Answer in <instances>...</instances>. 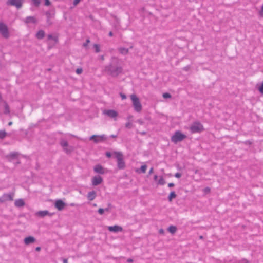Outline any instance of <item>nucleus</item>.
Listing matches in <instances>:
<instances>
[{"label":"nucleus","mask_w":263,"mask_h":263,"mask_svg":"<svg viewBox=\"0 0 263 263\" xmlns=\"http://www.w3.org/2000/svg\"><path fill=\"white\" fill-rule=\"evenodd\" d=\"M106 139V137L104 135H93L89 138L90 140H93L95 143H98L102 142Z\"/></svg>","instance_id":"nucleus-10"},{"label":"nucleus","mask_w":263,"mask_h":263,"mask_svg":"<svg viewBox=\"0 0 263 263\" xmlns=\"http://www.w3.org/2000/svg\"><path fill=\"white\" fill-rule=\"evenodd\" d=\"M63 263H68V260L66 258H63Z\"/></svg>","instance_id":"nucleus-52"},{"label":"nucleus","mask_w":263,"mask_h":263,"mask_svg":"<svg viewBox=\"0 0 263 263\" xmlns=\"http://www.w3.org/2000/svg\"><path fill=\"white\" fill-rule=\"evenodd\" d=\"M25 22L27 24L30 23H33V24H35V23H36L37 21H36V19L34 16H27L25 18Z\"/></svg>","instance_id":"nucleus-19"},{"label":"nucleus","mask_w":263,"mask_h":263,"mask_svg":"<svg viewBox=\"0 0 263 263\" xmlns=\"http://www.w3.org/2000/svg\"><path fill=\"white\" fill-rule=\"evenodd\" d=\"M133 48V46H130L129 49H132Z\"/></svg>","instance_id":"nucleus-63"},{"label":"nucleus","mask_w":263,"mask_h":263,"mask_svg":"<svg viewBox=\"0 0 263 263\" xmlns=\"http://www.w3.org/2000/svg\"><path fill=\"white\" fill-rule=\"evenodd\" d=\"M35 250L36 251H39L41 250V247H37L36 248H35Z\"/></svg>","instance_id":"nucleus-53"},{"label":"nucleus","mask_w":263,"mask_h":263,"mask_svg":"<svg viewBox=\"0 0 263 263\" xmlns=\"http://www.w3.org/2000/svg\"><path fill=\"white\" fill-rule=\"evenodd\" d=\"M50 2L49 0H45V5L46 6H49L50 5Z\"/></svg>","instance_id":"nucleus-44"},{"label":"nucleus","mask_w":263,"mask_h":263,"mask_svg":"<svg viewBox=\"0 0 263 263\" xmlns=\"http://www.w3.org/2000/svg\"><path fill=\"white\" fill-rule=\"evenodd\" d=\"M25 244L28 245L33 243L35 241V239L33 236H28L26 237L24 240Z\"/></svg>","instance_id":"nucleus-17"},{"label":"nucleus","mask_w":263,"mask_h":263,"mask_svg":"<svg viewBox=\"0 0 263 263\" xmlns=\"http://www.w3.org/2000/svg\"><path fill=\"white\" fill-rule=\"evenodd\" d=\"M203 237L202 236H200V237H199V238H200V239H203Z\"/></svg>","instance_id":"nucleus-61"},{"label":"nucleus","mask_w":263,"mask_h":263,"mask_svg":"<svg viewBox=\"0 0 263 263\" xmlns=\"http://www.w3.org/2000/svg\"><path fill=\"white\" fill-rule=\"evenodd\" d=\"M120 95L122 100L125 99L126 98V96L124 93H120Z\"/></svg>","instance_id":"nucleus-41"},{"label":"nucleus","mask_w":263,"mask_h":263,"mask_svg":"<svg viewBox=\"0 0 263 263\" xmlns=\"http://www.w3.org/2000/svg\"><path fill=\"white\" fill-rule=\"evenodd\" d=\"M103 181V179L100 176H95L92 179V184L94 186L101 184Z\"/></svg>","instance_id":"nucleus-12"},{"label":"nucleus","mask_w":263,"mask_h":263,"mask_svg":"<svg viewBox=\"0 0 263 263\" xmlns=\"http://www.w3.org/2000/svg\"><path fill=\"white\" fill-rule=\"evenodd\" d=\"M186 137V136L182 134L180 131L177 130L174 134L171 137V141L174 143L182 141Z\"/></svg>","instance_id":"nucleus-3"},{"label":"nucleus","mask_w":263,"mask_h":263,"mask_svg":"<svg viewBox=\"0 0 263 263\" xmlns=\"http://www.w3.org/2000/svg\"><path fill=\"white\" fill-rule=\"evenodd\" d=\"M118 51L119 52L123 55L127 54L129 52V49L125 48L124 47H120L118 48Z\"/></svg>","instance_id":"nucleus-24"},{"label":"nucleus","mask_w":263,"mask_h":263,"mask_svg":"<svg viewBox=\"0 0 263 263\" xmlns=\"http://www.w3.org/2000/svg\"><path fill=\"white\" fill-rule=\"evenodd\" d=\"M105 155L107 157L110 158L111 156V153L109 152H107L105 153Z\"/></svg>","instance_id":"nucleus-43"},{"label":"nucleus","mask_w":263,"mask_h":263,"mask_svg":"<svg viewBox=\"0 0 263 263\" xmlns=\"http://www.w3.org/2000/svg\"><path fill=\"white\" fill-rule=\"evenodd\" d=\"M94 171L100 174H104L105 173V169L100 164L96 165L93 168Z\"/></svg>","instance_id":"nucleus-14"},{"label":"nucleus","mask_w":263,"mask_h":263,"mask_svg":"<svg viewBox=\"0 0 263 263\" xmlns=\"http://www.w3.org/2000/svg\"><path fill=\"white\" fill-rule=\"evenodd\" d=\"M47 37L48 40H52L55 42H58V38L57 37L53 36L52 34H48Z\"/></svg>","instance_id":"nucleus-28"},{"label":"nucleus","mask_w":263,"mask_h":263,"mask_svg":"<svg viewBox=\"0 0 263 263\" xmlns=\"http://www.w3.org/2000/svg\"><path fill=\"white\" fill-rule=\"evenodd\" d=\"M93 48L95 49V51L96 53H98L100 52V45L99 44H95L93 45Z\"/></svg>","instance_id":"nucleus-31"},{"label":"nucleus","mask_w":263,"mask_h":263,"mask_svg":"<svg viewBox=\"0 0 263 263\" xmlns=\"http://www.w3.org/2000/svg\"><path fill=\"white\" fill-rule=\"evenodd\" d=\"M168 231L172 234H174L177 231V228L174 226H171L168 228Z\"/></svg>","instance_id":"nucleus-27"},{"label":"nucleus","mask_w":263,"mask_h":263,"mask_svg":"<svg viewBox=\"0 0 263 263\" xmlns=\"http://www.w3.org/2000/svg\"><path fill=\"white\" fill-rule=\"evenodd\" d=\"M96 197V193L95 191L89 192L87 194V198L90 201L93 200Z\"/></svg>","instance_id":"nucleus-21"},{"label":"nucleus","mask_w":263,"mask_h":263,"mask_svg":"<svg viewBox=\"0 0 263 263\" xmlns=\"http://www.w3.org/2000/svg\"><path fill=\"white\" fill-rule=\"evenodd\" d=\"M176 194L175 193V192L174 191H172L170 193L168 197V201H172V199L173 198H176Z\"/></svg>","instance_id":"nucleus-25"},{"label":"nucleus","mask_w":263,"mask_h":263,"mask_svg":"<svg viewBox=\"0 0 263 263\" xmlns=\"http://www.w3.org/2000/svg\"><path fill=\"white\" fill-rule=\"evenodd\" d=\"M7 135V133L5 130H0V139H4Z\"/></svg>","instance_id":"nucleus-29"},{"label":"nucleus","mask_w":263,"mask_h":263,"mask_svg":"<svg viewBox=\"0 0 263 263\" xmlns=\"http://www.w3.org/2000/svg\"><path fill=\"white\" fill-rule=\"evenodd\" d=\"M110 137L111 138H115V137H117V135H110Z\"/></svg>","instance_id":"nucleus-57"},{"label":"nucleus","mask_w":263,"mask_h":263,"mask_svg":"<svg viewBox=\"0 0 263 263\" xmlns=\"http://www.w3.org/2000/svg\"><path fill=\"white\" fill-rule=\"evenodd\" d=\"M34 6L38 7L41 3V0H32Z\"/></svg>","instance_id":"nucleus-32"},{"label":"nucleus","mask_w":263,"mask_h":263,"mask_svg":"<svg viewBox=\"0 0 263 263\" xmlns=\"http://www.w3.org/2000/svg\"><path fill=\"white\" fill-rule=\"evenodd\" d=\"M18 155V153L17 152H12L10 153L9 155H8L6 157L8 158H10L11 159H15L17 158Z\"/></svg>","instance_id":"nucleus-23"},{"label":"nucleus","mask_w":263,"mask_h":263,"mask_svg":"<svg viewBox=\"0 0 263 263\" xmlns=\"http://www.w3.org/2000/svg\"><path fill=\"white\" fill-rule=\"evenodd\" d=\"M158 183L160 185H164L165 184V181L163 178L161 176L158 180Z\"/></svg>","instance_id":"nucleus-30"},{"label":"nucleus","mask_w":263,"mask_h":263,"mask_svg":"<svg viewBox=\"0 0 263 263\" xmlns=\"http://www.w3.org/2000/svg\"><path fill=\"white\" fill-rule=\"evenodd\" d=\"M0 33L5 38L7 39L9 36L8 28L4 23H0Z\"/></svg>","instance_id":"nucleus-7"},{"label":"nucleus","mask_w":263,"mask_h":263,"mask_svg":"<svg viewBox=\"0 0 263 263\" xmlns=\"http://www.w3.org/2000/svg\"><path fill=\"white\" fill-rule=\"evenodd\" d=\"M98 212L100 214L102 215L104 213V209L102 208H99L98 210Z\"/></svg>","instance_id":"nucleus-38"},{"label":"nucleus","mask_w":263,"mask_h":263,"mask_svg":"<svg viewBox=\"0 0 263 263\" xmlns=\"http://www.w3.org/2000/svg\"><path fill=\"white\" fill-rule=\"evenodd\" d=\"M114 154L117 161V167L120 170L124 169L125 167V163L124 161V156L121 152H115Z\"/></svg>","instance_id":"nucleus-2"},{"label":"nucleus","mask_w":263,"mask_h":263,"mask_svg":"<svg viewBox=\"0 0 263 263\" xmlns=\"http://www.w3.org/2000/svg\"><path fill=\"white\" fill-rule=\"evenodd\" d=\"M122 68L119 64L118 59L115 57L111 58L109 65L106 66L104 71L109 75L116 77L122 72Z\"/></svg>","instance_id":"nucleus-1"},{"label":"nucleus","mask_w":263,"mask_h":263,"mask_svg":"<svg viewBox=\"0 0 263 263\" xmlns=\"http://www.w3.org/2000/svg\"><path fill=\"white\" fill-rule=\"evenodd\" d=\"M163 97L165 99L170 98H171V95L169 93L166 92L163 94Z\"/></svg>","instance_id":"nucleus-34"},{"label":"nucleus","mask_w":263,"mask_h":263,"mask_svg":"<svg viewBox=\"0 0 263 263\" xmlns=\"http://www.w3.org/2000/svg\"><path fill=\"white\" fill-rule=\"evenodd\" d=\"M13 193H6L4 194L0 197V202L4 203L8 201H12L13 200Z\"/></svg>","instance_id":"nucleus-9"},{"label":"nucleus","mask_w":263,"mask_h":263,"mask_svg":"<svg viewBox=\"0 0 263 263\" xmlns=\"http://www.w3.org/2000/svg\"><path fill=\"white\" fill-rule=\"evenodd\" d=\"M65 205L66 203L60 199L56 200L54 203L55 207L59 211H62L63 210Z\"/></svg>","instance_id":"nucleus-11"},{"label":"nucleus","mask_w":263,"mask_h":263,"mask_svg":"<svg viewBox=\"0 0 263 263\" xmlns=\"http://www.w3.org/2000/svg\"><path fill=\"white\" fill-rule=\"evenodd\" d=\"M108 230L110 232H121L123 230V229L120 226H119L118 225H115L113 226L108 227Z\"/></svg>","instance_id":"nucleus-15"},{"label":"nucleus","mask_w":263,"mask_h":263,"mask_svg":"<svg viewBox=\"0 0 263 263\" xmlns=\"http://www.w3.org/2000/svg\"><path fill=\"white\" fill-rule=\"evenodd\" d=\"M60 144L63 147V151L67 154H70L73 151V147L69 146L68 142L64 139H61L60 140Z\"/></svg>","instance_id":"nucleus-5"},{"label":"nucleus","mask_w":263,"mask_h":263,"mask_svg":"<svg viewBox=\"0 0 263 263\" xmlns=\"http://www.w3.org/2000/svg\"><path fill=\"white\" fill-rule=\"evenodd\" d=\"M140 125H143L144 124V122L141 119H139L137 121Z\"/></svg>","instance_id":"nucleus-46"},{"label":"nucleus","mask_w":263,"mask_h":263,"mask_svg":"<svg viewBox=\"0 0 263 263\" xmlns=\"http://www.w3.org/2000/svg\"><path fill=\"white\" fill-rule=\"evenodd\" d=\"M157 179H158V176L156 175H154V180L156 181L157 180Z\"/></svg>","instance_id":"nucleus-54"},{"label":"nucleus","mask_w":263,"mask_h":263,"mask_svg":"<svg viewBox=\"0 0 263 263\" xmlns=\"http://www.w3.org/2000/svg\"><path fill=\"white\" fill-rule=\"evenodd\" d=\"M47 17V23L49 25H51L52 23L51 21V18L53 17L54 14L51 13L50 11H47L45 13Z\"/></svg>","instance_id":"nucleus-18"},{"label":"nucleus","mask_w":263,"mask_h":263,"mask_svg":"<svg viewBox=\"0 0 263 263\" xmlns=\"http://www.w3.org/2000/svg\"><path fill=\"white\" fill-rule=\"evenodd\" d=\"M125 127L127 128L130 129L132 127V123L130 122H128L125 124Z\"/></svg>","instance_id":"nucleus-35"},{"label":"nucleus","mask_w":263,"mask_h":263,"mask_svg":"<svg viewBox=\"0 0 263 263\" xmlns=\"http://www.w3.org/2000/svg\"><path fill=\"white\" fill-rule=\"evenodd\" d=\"M111 204H108V207L107 208H105V209H104V212L105 211H106V212H108L109 211L110 208H111Z\"/></svg>","instance_id":"nucleus-39"},{"label":"nucleus","mask_w":263,"mask_h":263,"mask_svg":"<svg viewBox=\"0 0 263 263\" xmlns=\"http://www.w3.org/2000/svg\"><path fill=\"white\" fill-rule=\"evenodd\" d=\"M181 176V174L180 173H176L175 174V177L177 178H180Z\"/></svg>","instance_id":"nucleus-42"},{"label":"nucleus","mask_w":263,"mask_h":263,"mask_svg":"<svg viewBox=\"0 0 263 263\" xmlns=\"http://www.w3.org/2000/svg\"><path fill=\"white\" fill-rule=\"evenodd\" d=\"M246 142L247 143H249V144H251L252 143V142H250L249 141H247Z\"/></svg>","instance_id":"nucleus-59"},{"label":"nucleus","mask_w":263,"mask_h":263,"mask_svg":"<svg viewBox=\"0 0 263 263\" xmlns=\"http://www.w3.org/2000/svg\"><path fill=\"white\" fill-rule=\"evenodd\" d=\"M35 215L39 217H44L47 215L51 216L53 215V214L50 213L47 210H45L38 211L36 213Z\"/></svg>","instance_id":"nucleus-16"},{"label":"nucleus","mask_w":263,"mask_h":263,"mask_svg":"<svg viewBox=\"0 0 263 263\" xmlns=\"http://www.w3.org/2000/svg\"><path fill=\"white\" fill-rule=\"evenodd\" d=\"M4 108H5L4 114H9L10 113L9 106L8 103L6 102H4Z\"/></svg>","instance_id":"nucleus-26"},{"label":"nucleus","mask_w":263,"mask_h":263,"mask_svg":"<svg viewBox=\"0 0 263 263\" xmlns=\"http://www.w3.org/2000/svg\"><path fill=\"white\" fill-rule=\"evenodd\" d=\"M24 0H8L6 4L7 5H10L16 7L20 9L22 7Z\"/></svg>","instance_id":"nucleus-8"},{"label":"nucleus","mask_w":263,"mask_h":263,"mask_svg":"<svg viewBox=\"0 0 263 263\" xmlns=\"http://www.w3.org/2000/svg\"><path fill=\"white\" fill-rule=\"evenodd\" d=\"M130 98L132 100L135 110L137 112H140L142 109V105L139 98L134 94L130 96Z\"/></svg>","instance_id":"nucleus-4"},{"label":"nucleus","mask_w":263,"mask_h":263,"mask_svg":"<svg viewBox=\"0 0 263 263\" xmlns=\"http://www.w3.org/2000/svg\"><path fill=\"white\" fill-rule=\"evenodd\" d=\"M159 233L160 234H162L163 235L164 234V231L163 229H160L159 230Z\"/></svg>","instance_id":"nucleus-47"},{"label":"nucleus","mask_w":263,"mask_h":263,"mask_svg":"<svg viewBox=\"0 0 263 263\" xmlns=\"http://www.w3.org/2000/svg\"><path fill=\"white\" fill-rule=\"evenodd\" d=\"M101 59L102 60H104V56L103 55L101 56Z\"/></svg>","instance_id":"nucleus-60"},{"label":"nucleus","mask_w":263,"mask_h":263,"mask_svg":"<svg viewBox=\"0 0 263 263\" xmlns=\"http://www.w3.org/2000/svg\"><path fill=\"white\" fill-rule=\"evenodd\" d=\"M81 1V0H74L73 2V5L74 6H77Z\"/></svg>","instance_id":"nucleus-40"},{"label":"nucleus","mask_w":263,"mask_h":263,"mask_svg":"<svg viewBox=\"0 0 263 263\" xmlns=\"http://www.w3.org/2000/svg\"><path fill=\"white\" fill-rule=\"evenodd\" d=\"M15 206L16 207H22L25 205V202L22 199H17L14 202Z\"/></svg>","instance_id":"nucleus-20"},{"label":"nucleus","mask_w":263,"mask_h":263,"mask_svg":"<svg viewBox=\"0 0 263 263\" xmlns=\"http://www.w3.org/2000/svg\"><path fill=\"white\" fill-rule=\"evenodd\" d=\"M90 42V40L89 39H87L85 43L83 44L84 47H86L88 45V44Z\"/></svg>","instance_id":"nucleus-45"},{"label":"nucleus","mask_w":263,"mask_h":263,"mask_svg":"<svg viewBox=\"0 0 263 263\" xmlns=\"http://www.w3.org/2000/svg\"><path fill=\"white\" fill-rule=\"evenodd\" d=\"M140 134L141 135H146V132H140Z\"/></svg>","instance_id":"nucleus-55"},{"label":"nucleus","mask_w":263,"mask_h":263,"mask_svg":"<svg viewBox=\"0 0 263 263\" xmlns=\"http://www.w3.org/2000/svg\"><path fill=\"white\" fill-rule=\"evenodd\" d=\"M103 114L110 118L116 117L118 115V113L114 110H104Z\"/></svg>","instance_id":"nucleus-13"},{"label":"nucleus","mask_w":263,"mask_h":263,"mask_svg":"<svg viewBox=\"0 0 263 263\" xmlns=\"http://www.w3.org/2000/svg\"><path fill=\"white\" fill-rule=\"evenodd\" d=\"M174 185H175V184H174L173 183H168V186L169 187H173V186H174Z\"/></svg>","instance_id":"nucleus-49"},{"label":"nucleus","mask_w":263,"mask_h":263,"mask_svg":"<svg viewBox=\"0 0 263 263\" xmlns=\"http://www.w3.org/2000/svg\"><path fill=\"white\" fill-rule=\"evenodd\" d=\"M93 206H97V204H93Z\"/></svg>","instance_id":"nucleus-64"},{"label":"nucleus","mask_w":263,"mask_h":263,"mask_svg":"<svg viewBox=\"0 0 263 263\" xmlns=\"http://www.w3.org/2000/svg\"><path fill=\"white\" fill-rule=\"evenodd\" d=\"M127 261L128 262H129V263H131V262H132L133 261V259H132V258H128V259H127Z\"/></svg>","instance_id":"nucleus-51"},{"label":"nucleus","mask_w":263,"mask_h":263,"mask_svg":"<svg viewBox=\"0 0 263 263\" xmlns=\"http://www.w3.org/2000/svg\"><path fill=\"white\" fill-rule=\"evenodd\" d=\"M258 90L261 94H263V82L261 83V85L258 87Z\"/></svg>","instance_id":"nucleus-36"},{"label":"nucleus","mask_w":263,"mask_h":263,"mask_svg":"<svg viewBox=\"0 0 263 263\" xmlns=\"http://www.w3.org/2000/svg\"><path fill=\"white\" fill-rule=\"evenodd\" d=\"M153 171H154V169H153V167H152L149 171V172H148V174L149 175H151V174H152L153 173Z\"/></svg>","instance_id":"nucleus-50"},{"label":"nucleus","mask_w":263,"mask_h":263,"mask_svg":"<svg viewBox=\"0 0 263 263\" xmlns=\"http://www.w3.org/2000/svg\"><path fill=\"white\" fill-rule=\"evenodd\" d=\"M146 168H147V165H143L141 166L140 170H141V172H142L143 173H145L146 172Z\"/></svg>","instance_id":"nucleus-33"},{"label":"nucleus","mask_w":263,"mask_h":263,"mask_svg":"<svg viewBox=\"0 0 263 263\" xmlns=\"http://www.w3.org/2000/svg\"><path fill=\"white\" fill-rule=\"evenodd\" d=\"M76 72L78 74H81L83 72V69L82 68H77Z\"/></svg>","instance_id":"nucleus-37"},{"label":"nucleus","mask_w":263,"mask_h":263,"mask_svg":"<svg viewBox=\"0 0 263 263\" xmlns=\"http://www.w3.org/2000/svg\"><path fill=\"white\" fill-rule=\"evenodd\" d=\"M108 35H109V36H112L113 33H112V32L111 31H110L109 32V33H108Z\"/></svg>","instance_id":"nucleus-56"},{"label":"nucleus","mask_w":263,"mask_h":263,"mask_svg":"<svg viewBox=\"0 0 263 263\" xmlns=\"http://www.w3.org/2000/svg\"><path fill=\"white\" fill-rule=\"evenodd\" d=\"M45 34V32L42 30H40L36 33L35 36L37 39L41 40L44 37Z\"/></svg>","instance_id":"nucleus-22"},{"label":"nucleus","mask_w":263,"mask_h":263,"mask_svg":"<svg viewBox=\"0 0 263 263\" xmlns=\"http://www.w3.org/2000/svg\"><path fill=\"white\" fill-rule=\"evenodd\" d=\"M74 205V203H71L70 204V206H73Z\"/></svg>","instance_id":"nucleus-62"},{"label":"nucleus","mask_w":263,"mask_h":263,"mask_svg":"<svg viewBox=\"0 0 263 263\" xmlns=\"http://www.w3.org/2000/svg\"><path fill=\"white\" fill-rule=\"evenodd\" d=\"M241 263H249V262L247 259H243L241 260Z\"/></svg>","instance_id":"nucleus-48"},{"label":"nucleus","mask_w":263,"mask_h":263,"mask_svg":"<svg viewBox=\"0 0 263 263\" xmlns=\"http://www.w3.org/2000/svg\"><path fill=\"white\" fill-rule=\"evenodd\" d=\"M203 129V125L199 122H194L190 127V130L192 133H200Z\"/></svg>","instance_id":"nucleus-6"},{"label":"nucleus","mask_w":263,"mask_h":263,"mask_svg":"<svg viewBox=\"0 0 263 263\" xmlns=\"http://www.w3.org/2000/svg\"><path fill=\"white\" fill-rule=\"evenodd\" d=\"M12 124V122H9L8 123V125H9V126H11Z\"/></svg>","instance_id":"nucleus-58"}]
</instances>
